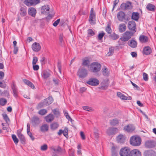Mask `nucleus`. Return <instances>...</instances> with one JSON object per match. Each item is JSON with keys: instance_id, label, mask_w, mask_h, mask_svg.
I'll return each mask as SVG.
<instances>
[{"instance_id": "obj_27", "label": "nucleus", "mask_w": 156, "mask_h": 156, "mask_svg": "<svg viewBox=\"0 0 156 156\" xmlns=\"http://www.w3.org/2000/svg\"><path fill=\"white\" fill-rule=\"evenodd\" d=\"M42 77L44 79H46L49 77L50 73L49 70H44L42 73Z\"/></svg>"}, {"instance_id": "obj_29", "label": "nucleus", "mask_w": 156, "mask_h": 156, "mask_svg": "<svg viewBox=\"0 0 156 156\" xmlns=\"http://www.w3.org/2000/svg\"><path fill=\"white\" fill-rule=\"evenodd\" d=\"M49 126L47 124H44L40 127V130L43 132H45L48 130Z\"/></svg>"}, {"instance_id": "obj_55", "label": "nucleus", "mask_w": 156, "mask_h": 156, "mask_svg": "<svg viewBox=\"0 0 156 156\" xmlns=\"http://www.w3.org/2000/svg\"><path fill=\"white\" fill-rule=\"evenodd\" d=\"M88 36L90 37L94 35L95 33L92 30H88Z\"/></svg>"}, {"instance_id": "obj_51", "label": "nucleus", "mask_w": 156, "mask_h": 156, "mask_svg": "<svg viewBox=\"0 0 156 156\" xmlns=\"http://www.w3.org/2000/svg\"><path fill=\"white\" fill-rule=\"evenodd\" d=\"M52 112L55 115H58L60 114V112L58 109H55L52 110Z\"/></svg>"}, {"instance_id": "obj_32", "label": "nucleus", "mask_w": 156, "mask_h": 156, "mask_svg": "<svg viewBox=\"0 0 156 156\" xmlns=\"http://www.w3.org/2000/svg\"><path fill=\"white\" fill-rule=\"evenodd\" d=\"M117 147L113 146L112 148V156H116L117 152Z\"/></svg>"}, {"instance_id": "obj_2", "label": "nucleus", "mask_w": 156, "mask_h": 156, "mask_svg": "<svg viewBox=\"0 0 156 156\" xmlns=\"http://www.w3.org/2000/svg\"><path fill=\"white\" fill-rule=\"evenodd\" d=\"M101 65L98 62H94L90 65V70L93 72H97L101 70Z\"/></svg>"}, {"instance_id": "obj_20", "label": "nucleus", "mask_w": 156, "mask_h": 156, "mask_svg": "<svg viewBox=\"0 0 156 156\" xmlns=\"http://www.w3.org/2000/svg\"><path fill=\"white\" fill-rule=\"evenodd\" d=\"M54 116L51 114H50L44 117L45 121L48 122H50L53 121L54 119Z\"/></svg>"}, {"instance_id": "obj_39", "label": "nucleus", "mask_w": 156, "mask_h": 156, "mask_svg": "<svg viewBox=\"0 0 156 156\" xmlns=\"http://www.w3.org/2000/svg\"><path fill=\"white\" fill-rule=\"evenodd\" d=\"M102 72L103 74L105 76H108L109 74L108 69L105 66H104L102 69Z\"/></svg>"}, {"instance_id": "obj_38", "label": "nucleus", "mask_w": 156, "mask_h": 156, "mask_svg": "<svg viewBox=\"0 0 156 156\" xmlns=\"http://www.w3.org/2000/svg\"><path fill=\"white\" fill-rule=\"evenodd\" d=\"M20 14L22 16H25L27 14L26 9L24 7H21L20 9Z\"/></svg>"}, {"instance_id": "obj_45", "label": "nucleus", "mask_w": 156, "mask_h": 156, "mask_svg": "<svg viewBox=\"0 0 156 156\" xmlns=\"http://www.w3.org/2000/svg\"><path fill=\"white\" fill-rule=\"evenodd\" d=\"M63 131V132L62 133L64 136L66 138H68L69 136L68 133V129L66 127H65Z\"/></svg>"}, {"instance_id": "obj_15", "label": "nucleus", "mask_w": 156, "mask_h": 156, "mask_svg": "<svg viewBox=\"0 0 156 156\" xmlns=\"http://www.w3.org/2000/svg\"><path fill=\"white\" fill-rule=\"evenodd\" d=\"M126 15L124 12L122 11H120L118 12L117 14V17L118 20L120 21H122L125 19Z\"/></svg>"}, {"instance_id": "obj_5", "label": "nucleus", "mask_w": 156, "mask_h": 156, "mask_svg": "<svg viewBox=\"0 0 156 156\" xmlns=\"http://www.w3.org/2000/svg\"><path fill=\"white\" fill-rule=\"evenodd\" d=\"M87 74L88 71L87 70L83 68L80 69L77 72L78 76L82 79H83L86 77L87 76Z\"/></svg>"}, {"instance_id": "obj_43", "label": "nucleus", "mask_w": 156, "mask_h": 156, "mask_svg": "<svg viewBox=\"0 0 156 156\" xmlns=\"http://www.w3.org/2000/svg\"><path fill=\"white\" fill-rule=\"evenodd\" d=\"M110 38L113 40H115L118 39L119 36L118 35L116 34L115 33H113L109 35Z\"/></svg>"}, {"instance_id": "obj_57", "label": "nucleus", "mask_w": 156, "mask_h": 156, "mask_svg": "<svg viewBox=\"0 0 156 156\" xmlns=\"http://www.w3.org/2000/svg\"><path fill=\"white\" fill-rule=\"evenodd\" d=\"M143 77L144 80L147 81L148 80V75L145 73H144L143 74Z\"/></svg>"}, {"instance_id": "obj_46", "label": "nucleus", "mask_w": 156, "mask_h": 156, "mask_svg": "<svg viewBox=\"0 0 156 156\" xmlns=\"http://www.w3.org/2000/svg\"><path fill=\"white\" fill-rule=\"evenodd\" d=\"M12 136L14 143L16 144H17L19 142V140L17 138L16 136L15 135L12 134Z\"/></svg>"}, {"instance_id": "obj_37", "label": "nucleus", "mask_w": 156, "mask_h": 156, "mask_svg": "<svg viewBox=\"0 0 156 156\" xmlns=\"http://www.w3.org/2000/svg\"><path fill=\"white\" fill-rule=\"evenodd\" d=\"M58 126V124L57 122H53L50 125L51 129L55 130L57 129Z\"/></svg>"}, {"instance_id": "obj_6", "label": "nucleus", "mask_w": 156, "mask_h": 156, "mask_svg": "<svg viewBox=\"0 0 156 156\" xmlns=\"http://www.w3.org/2000/svg\"><path fill=\"white\" fill-rule=\"evenodd\" d=\"M130 151L129 148L125 147L121 149L120 151V154L121 156H129Z\"/></svg>"}, {"instance_id": "obj_47", "label": "nucleus", "mask_w": 156, "mask_h": 156, "mask_svg": "<svg viewBox=\"0 0 156 156\" xmlns=\"http://www.w3.org/2000/svg\"><path fill=\"white\" fill-rule=\"evenodd\" d=\"M63 112L64 113V115L66 117V118L69 120L71 121L72 119L70 117V116L68 114L67 111L66 110H63Z\"/></svg>"}, {"instance_id": "obj_19", "label": "nucleus", "mask_w": 156, "mask_h": 156, "mask_svg": "<svg viewBox=\"0 0 156 156\" xmlns=\"http://www.w3.org/2000/svg\"><path fill=\"white\" fill-rule=\"evenodd\" d=\"M117 129L115 128H109L107 131V134L109 135H112L115 134L117 132Z\"/></svg>"}, {"instance_id": "obj_1", "label": "nucleus", "mask_w": 156, "mask_h": 156, "mask_svg": "<svg viewBox=\"0 0 156 156\" xmlns=\"http://www.w3.org/2000/svg\"><path fill=\"white\" fill-rule=\"evenodd\" d=\"M141 142L140 138L139 137L133 136L130 139V143L132 146H138L140 145Z\"/></svg>"}, {"instance_id": "obj_40", "label": "nucleus", "mask_w": 156, "mask_h": 156, "mask_svg": "<svg viewBox=\"0 0 156 156\" xmlns=\"http://www.w3.org/2000/svg\"><path fill=\"white\" fill-rule=\"evenodd\" d=\"M90 63L89 60L87 59H84L83 60L82 65L85 66H89Z\"/></svg>"}, {"instance_id": "obj_52", "label": "nucleus", "mask_w": 156, "mask_h": 156, "mask_svg": "<svg viewBox=\"0 0 156 156\" xmlns=\"http://www.w3.org/2000/svg\"><path fill=\"white\" fill-rule=\"evenodd\" d=\"M126 26L124 23H121L119 26V29H126Z\"/></svg>"}, {"instance_id": "obj_62", "label": "nucleus", "mask_w": 156, "mask_h": 156, "mask_svg": "<svg viewBox=\"0 0 156 156\" xmlns=\"http://www.w3.org/2000/svg\"><path fill=\"white\" fill-rule=\"evenodd\" d=\"M33 67L34 70H37L39 69V66L37 65H33Z\"/></svg>"}, {"instance_id": "obj_34", "label": "nucleus", "mask_w": 156, "mask_h": 156, "mask_svg": "<svg viewBox=\"0 0 156 156\" xmlns=\"http://www.w3.org/2000/svg\"><path fill=\"white\" fill-rule=\"evenodd\" d=\"M110 124L112 126H115L119 124V121L116 119H115L112 120H111L110 121Z\"/></svg>"}, {"instance_id": "obj_10", "label": "nucleus", "mask_w": 156, "mask_h": 156, "mask_svg": "<svg viewBox=\"0 0 156 156\" xmlns=\"http://www.w3.org/2000/svg\"><path fill=\"white\" fill-rule=\"evenodd\" d=\"M126 138L124 135L120 134L116 138V140L118 143H124L125 142Z\"/></svg>"}, {"instance_id": "obj_12", "label": "nucleus", "mask_w": 156, "mask_h": 156, "mask_svg": "<svg viewBox=\"0 0 156 156\" xmlns=\"http://www.w3.org/2000/svg\"><path fill=\"white\" fill-rule=\"evenodd\" d=\"M131 3L130 2H128L126 3H123L121 4L120 7L123 10L129 9L131 7Z\"/></svg>"}, {"instance_id": "obj_8", "label": "nucleus", "mask_w": 156, "mask_h": 156, "mask_svg": "<svg viewBox=\"0 0 156 156\" xmlns=\"http://www.w3.org/2000/svg\"><path fill=\"white\" fill-rule=\"evenodd\" d=\"M87 83L91 86H95L99 84V81L96 78H91L87 82Z\"/></svg>"}, {"instance_id": "obj_25", "label": "nucleus", "mask_w": 156, "mask_h": 156, "mask_svg": "<svg viewBox=\"0 0 156 156\" xmlns=\"http://www.w3.org/2000/svg\"><path fill=\"white\" fill-rule=\"evenodd\" d=\"M128 44L132 48H135L136 47L137 42L134 40H131L128 41Z\"/></svg>"}, {"instance_id": "obj_59", "label": "nucleus", "mask_w": 156, "mask_h": 156, "mask_svg": "<svg viewBox=\"0 0 156 156\" xmlns=\"http://www.w3.org/2000/svg\"><path fill=\"white\" fill-rule=\"evenodd\" d=\"M38 59L36 57H34L33 58L32 64L34 65L36 64L37 62Z\"/></svg>"}, {"instance_id": "obj_60", "label": "nucleus", "mask_w": 156, "mask_h": 156, "mask_svg": "<svg viewBox=\"0 0 156 156\" xmlns=\"http://www.w3.org/2000/svg\"><path fill=\"white\" fill-rule=\"evenodd\" d=\"M53 83L55 85H58L59 82V80H58V79H57V78H53Z\"/></svg>"}, {"instance_id": "obj_26", "label": "nucleus", "mask_w": 156, "mask_h": 156, "mask_svg": "<svg viewBox=\"0 0 156 156\" xmlns=\"http://www.w3.org/2000/svg\"><path fill=\"white\" fill-rule=\"evenodd\" d=\"M17 135L20 139L22 143H23L25 142V139L24 136L21 133L20 130L17 131Z\"/></svg>"}, {"instance_id": "obj_41", "label": "nucleus", "mask_w": 156, "mask_h": 156, "mask_svg": "<svg viewBox=\"0 0 156 156\" xmlns=\"http://www.w3.org/2000/svg\"><path fill=\"white\" fill-rule=\"evenodd\" d=\"M115 48L114 47H111L109 48V52L107 53V55L108 56H110L112 55L114 52Z\"/></svg>"}, {"instance_id": "obj_13", "label": "nucleus", "mask_w": 156, "mask_h": 156, "mask_svg": "<svg viewBox=\"0 0 156 156\" xmlns=\"http://www.w3.org/2000/svg\"><path fill=\"white\" fill-rule=\"evenodd\" d=\"M141 154L137 149H134L131 151L129 156H141Z\"/></svg>"}, {"instance_id": "obj_18", "label": "nucleus", "mask_w": 156, "mask_h": 156, "mask_svg": "<svg viewBox=\"0 0 156 156\" xmlns=\"http://www.w3.org/2000/svg\"><path fill=\"white\" fill-rule=\"evenodd\" d=\"M37 13L36 9L34 8H30L28 10V14L31 16L34 17Z\"/></svg>"}, {"instance_id": "obj_22", "label": "nucleus", "mask_w": 156, "mask_h": 156, "mask_svg": "<svg viewBox=\"0 0 156 156\" xmlns=\"http://www.w3.org/2000/svg\"><path fill=\"white\" fill-rule=\"evenodd\" d=\"M51 149L55 152H57L58 153L62 154L64 153L65 152V149L62 148L59 146H58L56 148H55L54 147H52Z\"/></svg>"}, {"instance_id": "obj_36", "label": "nucleus", "mask_w": 156, "mask_h": 156, "mask_svg": "<svg viewBox=\"0 0 156 156\" xmlns=\"http://www.w3.org/2000/svg\"><path fill=\"white\" fill-rule=\"evenodd\" d=\"M94 138L96 139H98L99 137V134L98 129L95 127L94 128Z\"/></svg>"}, {"instance_id": "obj_63", "label": "nucleus", "mask_w": 156, "mask_h": 156, "mask_svg": "<svg viewBox=\"0 0 156 156\" xmlns=\"http://www.w3.org/2000/svg\"><path fill=\"white\" fill-rule=\"evenodd\" d=\"M58 68L60 73H61V65L60 62H58Z\"/></svg>"}, {"instance_id": "obj_44", "label": "nucleus", "mask_w": 156, "mask_h": 156, "mask_svg": "<svg viewBox=\"0 0 156 156\" xmlns=\"http://www.w3.org/2000/svg\"><path fill=\"white\" fill-rule=\"evenodd\" d=\"M117 96L121 99L125 100L126 96L120 92H118L117 93Z\"/></svg>"}, {"instance_id": "obj_16", "label": "nucleus", "mask_w": 156, "mask_h": 156, "mask_svg": "<svg viewBox=\"0 0 156 156\" xmlns=\"http://www.w3.org/2000/svg\"><path fill=\"white\" fill-rule=\"evenodd\" d=\"M145 146L148 148H153L156 145L155 142L154 141L149 140L145 142Z\"/></svg>"}, {"instance_id": "obj_3", "label": "nucleus", "mask_w": 156, "mask_h": 156, "mask_svg": "<svg viewBox=\"0 0 156 156\" xmlns=\"http://www.w3.org/2000/svg\"><path fill=\"white\" fill-rule=\"evenodd\" d=\"M53 101L52 98L51 97H49L48 98L44 99L41 102L39 103L37 106V108L38 109H39L44 107L45 105H47L51 104Z\"/></svg>"}, {"instance_id": "obj_30", "label": "nucleus", "mask_w": 156, "mask_h": 156, "mask_svg": "<svg viewBox=\"0 0 156 156\" xmlns=\"http://www.w3.org/2000/svg\"><path fill=\"white\" fill-rule=\"evenodd\" d=\"M139 14L138 12H133L132 13L131 18L132 19L136 21L138 20L139 18Z\"/></svg>"}, {"instance_id": "obj_50", "label": "nucleus", "mask_w": 156, "mask_h": 156, "mask_svg": "<svg viewBox=\"0 0 156 156\" xmlns=\"http://www.w3.org/2000/svg\"><path fill=\"white\" fill-rule=\"evenodd\" d=\"M7 102L6 99L4 98H1L0 99V105L4 106L5 105Z\"/></svg>"}, {"instance_id": "obj_14", "label": "nucleus", "mask_w": 156, "mask_h": 156, "mask_svg": "<svg viewBox=\"0 0 156 156\" xmlns=\"http://www.w3.org/2000/svg\"><path fill=\"white\" fill-rule=\"evenodd\" d=\"M135 129V127L132 124L128 125L125 126L124 128V130L128 132H131L134 131Z\"/></svg>"}, {"instance_id": "obj_42", "label": "nucleus", "mask_w": 156, "mask_h": 156, "mask_svg": "<svg viewBox=\"0 0 156 156\" xmlns=\"http://www.w3.org/2000/svg\"><path fill=\"white\" fill-rule=\"evenodd\" d=\"M147 9L150 11L154 10L155 9V7L154 5L151 4H149L147 6Z\"/></svg>"}, {"instance_id": "obj_56", "label": "nucleus", "mask_w": 156, "mask_h": 156, "mask_svg": "<svg viewBox=\"0 0 156 156\" xmlns=\"http://www.w3.org/2000/svg\"><path fill=\"white\" fill-rule=\"evenodd\" d=\"M105 34V33H99L98 36V37L99 40H101Z\"/></svg>"}, {"instance_id": "obj_64", "label": "nucleus", "mask_w": 156, "mask_h": 156, "mask_svg": "<svg viewBox=\"0 0 156 156\" xmlns=\"http://www.w3.org/2000/svg\"><path fill=\"white\" fill-rule=\"evenodd\" d=\"M59 39L60 42L62 43L63 42V36L62 34H60L59 36Z\"/></svg>"}, {"instance_id": "obj_21", "label": "nucleus", "mask_w": 156, "mask_h": 156, "mask_svg": "<svg viewBox=\"0 0 156 156\" xmlns=\"http://www.w3.org/2000/svg\"><path fill=\"white\" fill-rule=\"evenodd\" d=\"M144 156H156V153L152 150L145 151L144 153Z\"/></svg>"}, {"instance_id": "obj_28", "label": "nucleus", "mask_w": 156, "mask_h": 156, "mask_svg": "<svg viewBox=\"0 0 156 156\" xmlns=\"http://www.w3.org/2000/svg\"><path fill=\"white\" fill-rule=\"evenodd\" d=\"M12 90L13 95L14 97H16L18 95L17 89L16 85L13 83L12 86Z\"/></svg>"}, {"instance_id": "obj_49", "label": "nucleus", "mask_w": 156, "mask_h": 156, "mask_svg": "<svg viewBox=\"0 0 156 156\" xmlns=\"http://www.w3.org/2000/svg\"><path fill=\"white\" fill-rule=\"evenodd\" d=\"M3 116L4 119L5 120L6 123L8 124L10 122V120L9 119V118L7 115L6 114H3Z\"/></svg>"}, {"instance_id": "obj_35", "label": "nucleus", "mask_w": 156, "mask_h": 156, "mask_svg": "<svg viewBox=\"0 0 156 156\" xmlns=\"http://www.w3.org/2000/svg\"><path fill=\"white\" fill-rule=\"evenodd\" d=\"M140 41L142 43H145L147 41L148 38L147 37L144 35H141L139 38Z\"/></svg>"}, {"instance_id": "obj_31", "label": "nucleus", "mask_w": 156, "mask_h": 156, "mask_svg": "<svg viewBox=\"0 0 156 156\" xmlns=\"http://www.w3.org/2000/svg\"><path fill=\"white\" fill-rule=\"evenodd\" d=\"M108 80L106 79L105 81V83L103 82L101 83V85L100 87L101 89L105 90L107 88L108 85Z\"/></svg>"}, {"instance_id": "obj_23", "label": "nucleus", "mask_w": 156, "mask_h": 156, "mask_svg": "<svg viewBox=\"0 0 156 156\" xmlns=\"http://www.w3.org/2000/svg\"><path fill=\"white\" fill-rule=\"evenodd\" d=\"M32 122L33 125L34 126L38 125L40 123L39 118L37 116L33 117Z\"/></svg>"}, {"instance_id": "obj_11", "label": "nucleus", "mask_w": 156, "mask_h": 156, "mask_svg": "<svg viewBox=\"0 0 156 156\" xmlns=\"http://www.w3.org/2000/svg\"><path fill=\"white\" fill-rule=\"evenodd\" d=\"M32 49L34 51L37 52L41 49V46L40 44L37 42L33 43L31 46Z\"/></svg>"}, {"instance_id": "obj_53", "label": "nucleus", "mask_w": 156, "mask_h": 156, "mask_svg": "<svg viewBox=\"0 0 156 156\" xmlns=\"http://www.w3.org/2000/svg\"><path fill=\"white\" fill-rule=\"evenodd\" d=\"M83 109L89 112H91L93 111V109L91 107L88 106H83Z\"/></svg>"}, {"instance_id": "obj_9", "label": "nucleus", "mask_w": 156, "mask_h": 156, "mask_svg": "<svg viewBox=\"0 0 156 156\" xmlns=\"http://www.w3.org/2000/svg\"><path fill=\"white\" fill-rule=\"evenodd\" d=\"M39 2L40 0H25L24 1V3L28 6L35 5Z\"/></svg>"}, {"instance_id": "obj_4", "label": "nucleus", "mask_w": 156, "mask_h": 156, "mask_svg": "<svg viewBox=\"0 0 156 156\" xmlns=\"http://www.w3.org/2000/svg\"><path fill=\"white\" fill-rule=\"evenodd\" d=\"M134 33L132 32L127 31L123 34L122 37L120 38V40L122 41H126L131 38Z\"/></svg>"}, {"instance_id": "obj_58", "label": "nucleus", "mask_w": 156, "mask_h": 156, "mask_svg": "<svg viewBox=\"0 0 156 156\" xmlns=\"http://www.w3.org/2000/svg\"><path fill=\"white\" fill-rule=\"evenodd\" d=\"M131 82L132 85L133 86L134 88L135 89H136L137 90H140V87L138 86H137L136 84L133 83L131 81Z\"/></svg>"}, {"instance_id": "obj_33", "label": "nucleus", "mask_w": 156, "mask_h": 156, "mask_svg": "<svg viewBox=\"0 0 156 156\" xmlns=\"http://www.w3.org/2000/svg\"><path fill=\"white\" fill-rule=\"evenodd\" d=\"M128 27L129 29H135L136 27L135 22L134 21L129 22Z\"/></svg>"}, {"instance_id": "obj_48", "label": "nucleus", "mask_w": 156, "mask_h": 156, "mask_svg": "<svg viewBox=\"0 0 156 156\" xmlns=\"http://www.w3.org/2000/svg\"><path fill=\"white\" fill-rule=\"evenodd\" d=\"M47 112V110L45 109H43L40 110L38 112L39 114L41 115H45Z\"/></svg>"}, {"instance_id": "obj_24", "label": "nucleus", "mask_w": 156, "mask_h": 156, "mask_svg": "<svg viewBox=\"0 0 156 156\" xmlns=\"http://www.w3.org/2000/svg\"><path fill=\"white\" fill-rule=\"evenodd\" d=\"M152 52L151 48L148 46L145 47L144 48L143 50V53L145 55H148Z\"/></svg>"}, {"instance_id": "obj_61", "label": "nucleus", "mask_w": 156, "mask_h": 156, "mask_svg": "<svg viewBox=\"0 0 156 156\" xmlns=\"http://www.w3.org/2000/svg\"><path fill=\"white\" fill-rule=\"evenodd\" d=\"M60 19H58L55 21L53 23V25L55 27H56L58 24L60 23Z\"/></svg>"}, {"instance_id": "obj_17", "label": "nucleus", "mask_w": 156, "mask_h": 156, "mask_svg": "<svg viewBox=\"0 0 156 156\" xmlns=\"http://www.w3.org/2000/svg\"><path fill=\"white\" fill-rule=\"evenodd\" d=\"M49 9L48 5L43 6L41 8V13L43 14H48L49 13Z\"/></svg>"}, {"instance_id": "obj_7", "label": "nucleus", "mask_w": 156, "mask_h": 156, "mask_svg": "<svg viewBox=\"0 0 156 156\" xmlns=\"http://www.w3.org/2000/svg\"><path fill=\"white\" fill-rule=\"evenodd\" d=\"M95 14L94 12L93 9L92 8L90 12L89 21L91 24H94L96 22Z\"/></svg>"}, {"instance_id": "obj_54", "label": "nucleus", "mask_w": 156, "mask_h": 156, "mask_svg": "<svg viewBox=\"0 0 156 156\" xmlns=\"http://www.w3.org/2000/svg\"><path fill=\"white\" fill-rule=\"evenodd\" d=\"M48 148V146L47 144H44L41 146V150L43 151L46 150Z\"/></svg>"}]
</instances>
